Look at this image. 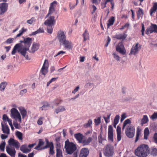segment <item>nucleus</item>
Instances as JSON below:
<instances>
[{"label":"nucleus","mask_w":157,"mask_h":157,"mask_svg":"<svg viewBox=\"0 0 157 157\" xmlns=\"http://www.w3.org/2000/svg\"><path fill=\"white\" fill-rule=\"evenodd\" d=\"M150 153V148L148 146L145 144L139 146L134 151L136 155L138 157H146Z\"/></svg>","instance_id":"obj_1"},{"label":"nucleus","mask_w":157,"mask_h":157,"mask_svg":"<svg viewBox=\"0 0 157 157\" xmlns=\"http://www.w3.org/2000/svg\"><path fill=\"white\" fill-rule=\"evenodd\" d=\"M20 42L24 43L25 47L22 49L21 51L18 50V52L23 56L26 59L30 60V58L28 56V55H27L26 51L29 50V48L32 42V38L30 37L24 38L23 40H21Z\"/></svg>","instance_id":"obj_2"},{"label":"nucleus","mask_w":157,"mask_h":157,"mask_svg":"<svg viewBox=\"0 0 157 157\" xmlns=\"http://www.w3.org/2000/svg\"><path fill=\"white\" fill-rule=\"evenodd\" d=\"M64 148L66 153L69 155H71L74 153L73 156L77 157V154L74 152L76 150L77 147L76 145L73 142H70L67 139L65 142Z\"/></svg>","instance_id":"obj_3"},{"label":"nucleus","mask_w":157,"mask_h":157,"mask_svg":"<svg viewBox=\"0 0 157 157\" xmlns=\"http://www.w3.org/2000/svg\"><path fill=\"white\" fill-rule=\"evenodd\" d=\"M126 136L129 138H132L134 136L135 129L134 126L132 124L127 126L125 131Z\"/></svg>","instance_id":"obj_4"},{"label":"nucleus","mask_w":157,"mask_h":157,"mask_svg":"<svg viewBox=\"0 0 157 157\" xmlns=\"http://www.w3.org/2000/svg\"><path fill=\"white\" fill-rule=\"evenodd\" d=\"M113 147L110 144L107 145L104 152V155L107 157H112L113 155Z\"/></svg>","instance_id":"obj_5"},{"label":"nucleus","mask_w":157,"mask_h":157,"mask_svg":"<svg viewBox=\"0 0 157 157\" xmlns=\"http://www.w3.org/2000/svg\"><path fill=\"white\" fill-rule=\"evenodd\" d=\"M11 117L15 120H18L20 123L21 122V115L18 111L15 108H13L11 110Z\"/></svg>","instance_id":"obj_6"},{"label":"nucleus","mask_w":157,"mask_h":157,"mask_svg":"<svg viewBox=\"0 0 157 157\" xmlns=\"http://www.w3.org/2000/svg\"><path fill=\"white\" fill-rule=\"evenodd\" d=\"M48 61L47 59H45L40 71L42 74L44 76H45L48 72Z\"/></svg>","instance_id":"obj_7"},{"label":"nucleus","mask_w":157,"mask_h":157,"mask_svg":"<svg viewBox=\"0 0 157 157\" xmlns=\"http://www.w3.org/2000/svg\"><path fill=\"white\" fill-rule=\"evenodd\" d=\"M153 32L157 33V25L151 24V25L146 29V33L147 35H149Z\"/></svg>","instance_id":"obj_8"},{"label":"nucleus","mask_w":157,"mask_h":157,"mask_svg":"<svg viewBox=\"0 0 157 157\" xmlns=\"http://www.w3.org/2000/svg\"><path fill=\"white\" fill-rule=\"evenodd\" d=\"M57 36L59 41L61 44L66 40V36L64 32L63 31L60 30L58 32Z\"/></svg>","instance_id":"obj_9"},{"label":"nucleus","mask_w":157,"mask_h":157,"mask_svg":"<svg viewBox=\"0 0 157 157\" xmlns=\"http://www.w3.org/2000/svg\"><path fill=\"white\" fill-rule=\"evenodd\" d=\"M8 143L10 146L14 147L16 149H18L20 147V144L19 143L17 140H15L12 138H10V139Z\"/></svg>","instance_id":"obj_10"},{"label":"nucleus","mask_w":157,"mask_h":157,"mask_svg":"<svg viewBox=\"0 0 157 157\" xmlns=\"http://www.w3.org/2000/svg\"><path fill=\"white\" fill-rule=\"evenodd\" d=\"M123 48L124 46L123 44L121 42L120 43L116 46V51L122 55H125L126 53V51Z\"/></svg>","instance_id":"obj_11"},{"label":"nucleus","mask_w":157,"mask_h":157,"mask_svg":"<svg viewBox=\"0 0 157 157\" xmlns=\"http://www.w3.org/2000/svg\"><path fill=\"white\" fill-rule=\"evenodd\" d=\"M55 23V17L51 16L44 22V24L47 26H52Z\"/></svg>","instance_id":"obj_12"},{"label":"nucleus","mask_w":157,"mask_h":157,"mask_svg":"<svg viewBox=\"0 0 157 157\" xmlns=\"http://www.w3.org/2000/svg\"><path fill=\"white\" fill-rule=\"evenodd\" d=\"M8 4L7 3L0 4V15L4 14L7 10Z\"/></svg>","instance_id":"obj_13"},{"label":"nucleus","mask_w":157,"mask_h":157,"mask_svg":"<svg viewBox=\"0 0 157 157\" xmlns=\"http://www.w3.org/2000/svg\"><path fill=\"white\" fill-rule=\"evenodd\" d=\"M113 128L111 125L108 126V140L113 141Z\"/></svg>","instance_id":"obj_14"},{"label":"nucleus","mask_w":157,"mask_h":157,"mask_svg":"<svg viewBox=\"0 0 157 157\" xmlns=\"http://www.w3.org/2000/svg\"><path fill=\"white\" fill-rule=\"evenodd\" d=\"M6 151L7 153L11 157H15L16 151L14 148H12L6 147Z\"/></svg>","instance_id":"obj_15"},{"label":"nucleus","mask_w":157,"mask_h":157,"mask_svg":"<svg viewBox=\"0 0 157 157\" xmlns=\"http://www.w3.org/2000/svg\"><path fill=\"white\" fill-rule=\"evenodd\" d=\"M64 46L65 48L70 49H72L73 48V45L71 41L66 40L61 43Z\"/></svg>","instance_id":"obj_16"},{"label":"nucleus","mask_w":157,"mask_h":157,"mask_svg":"<svg viewBox=\"0 0 157 157\" xmlns=\"http://www.w3.org/2000/svg\"><path fill=\"white\" fill-rule=\"evenodd\" d=\"M138 46V43H136L135 46L133 45L131 49L130 54L135 55L138 52L139 50Z\"/></svg>","instance_id":"obj_17"},{"label":"nucleus","mask_w":157,"mask_h":157,"mask_svg":"<svg viewBox=\"0 0 157 157\" xmlns=\"http://www.w3.org/2000/svg\"><path fill=\"white\" fill-rule=\"evenodd\" d=\"M75 138L78 141V143H81L83 138L84 136L81 133H79L74 135Z\"/></svg>","instance_id":"obj_18"},{"label":"nucleus","mask_w":157,"mask_h":157,"mask_svg":"<svg viewBox=\"0 0 157 157\" xmlns=\"http://www.w3.org/2000/svg\"><path fill=\"white\" fill-rule=\"evenodd\" d=\"M40 45L39 43H33L31 47V52L32 53H34L36 51L39 49Z\"/></svg>","instance_id":"obj_19"},{"label":"nucleus","mask_w":157,"mask_h":157,"mask_svg":"<svg viewBox=\"0 0 157 157\" xmlns=\"http://www.w3.org/2000/svg\"><path fill=\"white\" fill-rule=\"evenodd\" d=\"M27 147L26 144L22 145L20 148L21 151L23 153H25L29 152L31 151V149L28 148Z\"/></svg>","instance_id":"obj_20"},{"label":"nucleus","mask_w":157,"mask_h":157,"mask_svg":"<svg viewBox=\"0 0 157 157\" xmlns=\"http://www.w3.org/2000/svg\"><path fill=\"white\" fill-rule=\"evenodd\" d=\"M18 109L20 112L23 118H24L27 116V112L25 109L22 107H20Z\"/></svg>","instance_id":"obj_21"},{"label":"nucleus","mask_w":157,"mask_h":157,"mask_svg":"<svg viewBox=\"0 0 157 157\" xmlns=\"http://www.w3.org/2000/svg\"><path fill=\"white\" fill-rule=\"evenodd\" d=\"M117 138L118 141L121 140V128L119 126H117Z\"/></svg>","instance_id":"obj_22"},{"label":"nucleus","mask_w":157,"mask_h":157,"mask_svg":"<svg viewBox=\"0 0 157 157\" xmlns=\"http://www.w3.org/2000/svg\"><path fill=\"white\" fill-rule=\"evenodd\" d=\"M92 139L91 137H89L86 140H82V143L83 146L88 145L92 141Z\"/></svg>","instance_id":"obj_23"},{"label":"nucleus","mask_w":157,"mask_h":157,"mask_svg":"<svg viewBox=\"0 0 157 157\" xmlns=\"http://www.w3.org/2000/svg\"><path fill=\"white\" fill-rule=\"evenodd\" d=\"M2 130L4 133L9 134L10 133V129L7 125H4L2 123Z\"/></svg>","instance_id":"obj_24"},{"label":"nucleus","mask_w":157,"mask_h":157,"mask_svg":"<svg viewBox=\"0 0 157 157\" xmlns=\"http://www.w3.org/2000/svg\"><path fill=\"white\" fill-rule=\"evenodd\" d=\"M157 10V2H155L153 5L152 7L150 10V14L152 16L153 13H154Z\"/></svg>","instance_id":"obj_25"},{"label":"nucleus","mask_w":157,"mask_h":157,"mask_svg":"<svg viewBox=\"0 0 157 157\" xmlns=\"http://www.w3.org/2000/svg\"><path fill=\"white\" fill-rule=\"evenodd\" d=\"M44 144V142L42 140H40L37 145L35 147L34 149L37 150H42V149H41L42 147H40L43 146Z\"/></svg>","instance_id":"obj_26"},{"label":"nucleus","mask_w":157,"mask_h":157,"mask_svg":"<svg viewBox=\"0 0 157 157\" xmlns=\"http://www.w3.org/2000/svg\"><path fill=\"white\" fill-rule=\"evenodd\" d=\"M127 36V35L125 33H124L123 34H119L116 35L115 38L118 40H124L126 38Z\"/></svg>","instance_id":"obj_27"},{"label":"nucleus","mask_w":157,"mask_h":157,"mask_svg":"<svg viewBox=\"0 0 157 157\" xmlns=\"http://www.w3.org/2000/svg\"><path fill=\"white\" fill-rule=\"evenodd\" d=\"M82 36L83 37V41H85L88 40L89 38V34L87 29H86L85 32L82 34Z\"/></svg>","instance_id":"obj_28"},{"label":"nucleus","mask_w":157,"mask_h":157,"mask_svg":"<svg viewBox=\"0 0 157 157\" xmlns=\"http://www.w3.org/2000/svg\"><path fill=\"white\" fill-rule=\"evenodd\" d=\"M115 21L114 17H112L110 18L108 21L107 23V28H109L110 26L113 25Z\"/></svg>","instance_id":"obj_29"},{"label":"nucleus","mask_w":157,"mask_h":157,"mask_svg":"<svg viewBox=\"0 0 157 157\" xmlns=\"http://www.w3.org/2000/svg\"><path fill=\"white\" fill-rule=\"evenodd\" d=\"M20 47V44H16L15 46H14L13 50L11 54L13 55H14L16 52V50L17 49V51L19 50L20 51V49H19V48Z\"/></svg>","instance_id":"obj_30"},{"label":"nucleus","mask_w":157,"mask_h":157,"mask_svg":"<svg viewBox=\"0 0 157 157\" xmlns=\"http://www.w3.org/2000/svg\"><path fill=\"white\" fill-rule=\"evenodd\" d=\"M89 153V151L88 149L86 148H82L80 152V154L82 155H84L86 156H87Z\"/></svg>","instance_id":"obj_31"},{"label":"nucleus","mask_w":157,"mask_h":157,"mask_svg":"<svg viewBox=\"0 0 157 157\" xmlns=\"http://www.w3.org/2000/svg\"><path fill=\"white\" fill-rule=\"evenodd\" d=\"M54 146L53 143L52 142H49L48 140H46V145L41 148L42 149H45L48 147H51L52 146Z\"/></svg>","instance_id":"obj_32"},{"label":"nucleus","mask_w":157,"mask_h":157,"mask_svg":"<svg viewBox=\"0 0 157 157\" xmlns=\"http://www.w3.org/2000/svg\"><path fill=\"white\" fill-rule=\"evenodd\" d=\"M149 134V129L147 128H146L144 132V139L147 140L148 136Z\"/></svg>","instance_id":"obj_33"},{"label":"nucleus","mask_w":157,"mask_h":157,"mask_svg":"<svg viewBox=\"0 0 157 157\" xmlns=\"http://www.w3.org/2000/svg\"><path fill=\"white\" fill-rule=\"evenodd\" d=\"M50 105L48 102L45 103V104L40 108L42 110H45L48 109L50 107Z\"/></svg>","instance_id":"obj_34"},{"label":"nucleus","mask_w":157,"mask_h":157,"mask_svg":"<svg viewBox=\"0 0 157 157\" xmlns=\"http://www.w3.org/2000/svg\"><path fill=\"white\" fill-rule=\"evenodd\" d=\"M144 14V11L142 9L139 8L137 13V18L139 19Z\"/></svg>","instance_id":"obj_35"},{"label":"nucleus","mask_w":157,"mask_h":157,"mask_svg":"<svg viewBox=\"0 0 157 157\" xmlns=\"http://www.w3.org/2000/svg\"><path fill=\"white\" fill-rule=\"evenodd\" d=\"M148 121V119L147 116L146 115H144L141 121V124L142 125L144 124H146Z\"/></svg>","instance_id":"obj_36"},{"label":"nucleus","mask_w":157,"mask_h":157,"mask_svg":"<svg viewBox=\"0 0 157 157\" xmlns=\"http://www.w3.org/2000/svg\"><path fill=\"white\" fill-rule=\"evenodd\" d=\"M27 30V29H25L24 27L22 28L21 30L19 31V33L17 35L15 38L20 36L24 32H26Z\"/></svg>","instance_id":"obj_37"},{"label":"nucleus","mask_w":157,"mask_h":157,"mask_svg":"<svg viewBox=\"0 0 157 157\" xmlns=\"http://www.w3.org/2000/svg\"><path fill=\"white\" fill-rule=\"evenodd\" d=\"M7 84L6 82H2L0 85V91H3L7 85Z\"/></svg>","instance_id":"obj_38"},{"label":"nucleus","mask_w":157,"mask_h":157,"mask_svg":"<svg viewBox=\"0 0 157 157\" xmlns=\"http://www.w3.org/2000/svg\"><path fill=\"white\" fill-rule=\"evenodd\" d=\"M65 110L66 109L63 106H62L56 109L55 111L56 113L57 114L59 112H62L63 111H65Z\"/></svg>","instance_id":"obj_39"},{"label":"nucleus","mask_w":157,"mask_h":157,"mask_svg":"<svg viewBox=\"0 0 157 157\" xmlns=\"http://www.w3.org/2000/svg\"><path fill=\"white\" fill-rule=\"evenodd\" d=\"M120 117L118 115H117L115 117L113 122V126L116 127V125L118 123Z\"/></svg>","instance_id":"obj_40"},{"label":"nucleus","mask_w":157,"mask_h":157,"mask_svg":"<svg viewBox=\"0 0 157 157\" xmlns=\"http://www.w3.org/2000/svg\"><path fill=\"white\" fill-rule=\"evenodd\" d=\"M131 123V121L129 119H127L124 122V123L123 124L122 129V130H124L126 126L128 124H130Z\"/></svg>","instance_id":"obj_41"},{"label":"nucleus","mask_w":157,"mask_h":157,"mask_svg":"<svg viewBox=\"0 0 157 157\" xmlns=\"http://www.w3.org/2000/svg\"><path fill=\"white\" fill-rule=\"evenodd\" d=\"M56 157H63L62 152L61 149H56Z\"/></svg>","instance_id":"obj_42"},{"label":"nucleus","mask_w":157,"mask_h":157,"mask_svg":"<svg viewBox=\"0 0 157 157\" xmlns=\"http://www.w3.org/2000/svg\"><path fill=\"white\" fill-rule=\"evenodd\" d=\"M92 122V120L90 119H89L88 122L84 125V127L85 128H87L91 126Z\"/></svg>","instance_id":"obj_43"},{"label":"nucleus","mask_w":157,"mask_h":157,"mask_svg":"<svg viewBox=\"0 0 157 157\" xmlns=\"http://www.w3.org/2000/svg\"><path fill=\"white\" fill-rule=\"evenodd\" d=\"M55 11V9L51 7H49L48 13L47 15L46 16V17H47L50 15L52 14Z\"/></svg>","instance_id":"obj_44"},{"label":"nucleus","mask_w":157,"mask_h":157,"mask_svg":"<svg viewBox=\"0 0 157 157\" xmlns=\"http://www.w3.org/2000/svg\"><path fill=\"white\" fill-rule=\"evenodd\" d=\"M76 3L75 4H74L72 2H70L69 3V7L70 9L71 10H73V9L75 8V6L77 5L78 3V0H76Z\"/></svg>","instance_id":"obj_45"},{"label":"nucleus","mask_w":157,"mask_h":157,"mask_svg":"<svg viewBox=\"0 0 157 157\" xmlns=\"http://www.w3.org/2000/svg\"><path fill=\"white\" fill-rule=\"evenodd\" d=\"M16 136L19 140H22V134L21 132L18 131H17Z\"/></svg>","instance_id":"obj_46"},{"label":"nucleus","mask_w":157,"mask_h":157,"mask_svg":"<svg viewBox=\"0 0 157 157\" xmlns=\"http://www.w3.org/2000/svg\"><path fill=\"white\" fill-rule=\"evenodd\" d=\"M140 134V131L139 130V129H137L136 131V136L135 140V142H136L138 140Z\"/></svg>","instance_id":"obj_47"},{"label":"nucleus","mask_w":157,"mask_h":157,"mask_svg":"<svg viewBox=\"0 0 157 157\" xmlns=\"http://www.w3.org/2000/svg\"><path fill=\"white\" fill-rule=\"evenodd\" d=\"M101 117H98L97 119H95L94 120V121L95 125L96 126L98 125L101 123Z\"/></svg>","instance_id":"obj_48"},{"label":"nucleus","mask_w":157,"mask_h":157,"mask_svg":"<svg viewBox=\"0 0 157 157\" xmlns=\"http://www.w3.org/2000/svg\"><path fill=\"white\" fill-rule=\"evenodd\" d=\"M151 154L154 156L157 155V149L156 148L152 149L151 151Z\"/></svg>","instance_id":"obj_49"},{"label":"nucleus","mask_w":157,"mask_h":157,"mask_svg":"<svg viewBox=\"0 0 157 157\" xmlns=\"http://www.w3.org/2000/svg\"><path fill=\"white\" fill-rule=\"evenodd\" d=\"M36 20L34 17H32L31 19L28 20L27 21V22L29 24H32L33 22L35 21Z\"/></svg>","instance_id":"obj_50"},{"label":"nucleus","mask_w":157,"mask_h":157,"mask_svg":"<svg viewBox=\"0 0 157 157\" xmlns=\"http://www.w3.org/2000/svg\"><path fill=\"white\" fill-rule=\"evenodd\" d=\"M6 145V143L5 141L3 142L0 145V149L2 151H4Z\"/></svg>","instance_id":"obj_51"},{"label":"nucleus","mask_w":157,"mask_h":157,"mask_svg":"<svg viewBox=\"0 0 157 157\" xmlns=\"http://www.w3.org/2000/svg\"><path fill=\"white\" fill-rule=\"evenodd\" d=\"M150 118L153 120L157 119V112H154Z\"/></svg>","instance_id":"obj_52"},{"label":"nucleus","mask_w":157,"mask_h":157,"mask_svg":"<svg viewBox=\"0 0 157 157\" xmlns=\"http://www.w3.org/2000/svg\"><path fill=\"white\" fill-rule=\"evenodd\" d=\"M14 39L13 38H9L5 42V43L10 44L13 42Z\"/></svg>","instance_id":"obj_53"},{"label":"nucleus","mask_w":157,"mask_h":157,"mask_svg":"<svg viewBox=\"0 0 157 157\" xmlns=\"http://www.w3.org/2000/svg\"><path fill=\"white\" fill-rule=\"evenodd\" d=\"M47 32L49 34H51L53 31V29L52 27V26H48Z\"/></svg>","instance_id":"obj_54"},{"label":"nucleus","mask_w":157,"mask_h":157,"mask_svg":"<svg viewBox=\"0 0 157 157\" xmlns=\"http://www.w3.org/2000/svg\"><path fill=\"white\" fill-rule=\"evenodd\" d=\"M54 146H52V147L50 148L49 154L50 155H53L54 153Z\"/></svg>","instance_id":"obj_55"},{"label":"nucleus","mask_w":157,"mask_h":157,"mask_svg":"<svg viewBox=\"0 0 157 157\" xmlns=\"http://www.w3.org/2000/svg\"><path fill=\"white\" fill-rule=\"evenodd\" d=\"M98 139L99 143L101 144H102V141L105 140L104 139H103L102 138V135L101 133L99 136Z\"/></svg>","instance_id":"obj_56"},{"label":"nucleus","mask_w":157,"mask_h":157,"mask_svg":"<svg viewBox=\"0 0 157 157\" xmlns=\"http://www.w3.org/2000/svg\"><path fill=\"white\" fill-rule=\"evenodd\" d=\"M57 4V2L56 1H54L51 3L50 4V7H51L53 8H55V7L56 6Z\"/></svg>","instance_id":"obj_57"},{"label":"nucleus","mask_w":157,"mask_h":157,"mask_svg":"<svg viewBox=\"0 0 157 157\" xmlns=\"http://www.w3.org/2000/svg\"><path fill=\"white\" fill-rule=\"evenodd\" d=\"M13 124L15 128L16 129H20L21 128V127L20 125L17 122H14L13 123Z\"/></svg>","instance_id":"obj_58"},{"label":"nucleus","mask_w":157,"mask_h":157,"mask_svg":"<svg viewBox=\"0 0 157 157\" xmlns=\"http://www.w3.org/2000/svg\"><path fill=\"white\" fill-rule=\"evenodd\" d=\"M107 2L105 0L103 2L102 1L101 3V7L102 9H104L106 6V4Z\"/></svg>","instance_id":"obj_59"},{"label":"nucleus","mask_w":157,"mask_h":157,"mask_svg":"<svg viewBox=\"0 0 157 157\" xmlns=\"http://www.w3.org/2000/svg\"><path fill=\"white\" fill-rule=\"evenodd\" d=\"M154 142L157 144V133L155 132L153 137Z\"/></svg>","instance_id":"obj_60"},{"label":"nucleus","mask_w":157,"mask_h":157,"mask_svg":"<svg viewBox=\"0 0 157 157\" xmlns=\"http://www.w3.org/2000/svg\"><path fill=\"white\" fill-rule=\"evenodd\" d=\"M127 116H126V113H123L121 116V122H122V121L126 118Z\"/></svg>","instance_id":"obj_61"},{"label":"nucleus","mask_w":157,"mask_h":157,"mask_svg":"<svg viewBox=\"0 0 157 157\" xmlns=\"http://www.w3.org/2000/svg\"><path fill=\"white\" fill-rule=\"evenodd\" d=\"M114 58L117 61L120 60V58L116 54V53H114L113 54Z\"/></svg>","instance_id":"obj_62"},{"label":"nucleus","mask_w":157,"mask_h":157,"mask_svg":"<svg viewBox=\"0 0 157 157\" xmlns=\"http://www.w3.org/2000/svg\"><path fill=\"white\" fill-rule=\"evenodd\" d=\"M2 119L3 121H7L9 118L6 114H4L3 115Z\"/></svg>","instance_id":"obj_63"},{"label":"nucleus","mask_w":157,"mask_h":157,"mask_svg":"<svg viewBox=\"0 0 157 157\" xmlns=\"http://www.w3.org/2000/svg\"><path fill=\"white\" fill-rule=\"evenodd\" d=\"M27 92V90L26 89H24L23 90H21L20 92V94L21 96H22L24 94L26 93Z\"/></svg>","instance_id":"obj_64"}]
</instances>
